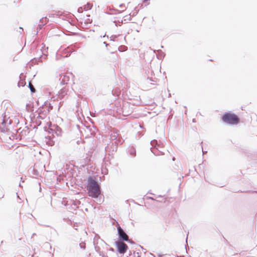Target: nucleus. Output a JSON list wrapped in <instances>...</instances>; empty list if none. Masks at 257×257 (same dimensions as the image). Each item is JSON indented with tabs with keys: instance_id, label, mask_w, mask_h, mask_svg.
<instances>
[{
	"instance_id": "obj_38",
	"label": "nucleus",
	"mask_w": 257,
	"mask_h": 257,
	"mask_svg": "<svg viewBox=\"0 0 257 257\" xmlns=\"http://www.w3.org/2000/svg\"><path fill=\"white\" fill-rule=\"evenodd\" d=\"M49 138H50V139H51V136H49Z\"/></svg>"
},
{
	"instance_id": "obj_39",
	"label": "nucleus",
	"mask_w": 257,
	"mask_h": 257,
	"mask_svg": "<svg viewBox=\"0 0 257 257\" xmlns=\"http://www.w3.org/2000/svg\"><path fill=\"white\" fill-rule=\"evenodd\" d=\"M46 244L47 245H49V243H47Z\"/></svg>"
},
{
	"instance_id": "obj_5",
	"label": "nucleus",
	"mask_w": 257,
	"mask_h": 257,
	"mask_svg": "<svg viewBox=\"0 0 257 257\" xmlns=\"http://www.w3.org/2000/svg\"><path fill=\"white\" fill-rule=\"evenodd\" d=\"M48 132L49 134H52L53 136L56 135L57 137L61 135L62 130L61 128L57 125H51L48 128Z\"/></svg>"
},
{
	"instance_id": "obj_30",
	"label": "nucleus",
	"mask_w": 257,
	"mask_h": 257,
	"mask_svg": "<svg viewBox=\"0 0 257 257\" xmlns=\"http://www.w3.org/2000/svg\"><path fill=\"white\" fill-rule=\"evenodd\" d=\"M202 153H203V154H204L205 153H207V151H203V147H202Z\"/></svg>"
},
{
	"instance_id": "obj_2",
	"label": "nucleus",
	"mask_w": 257,
	"mask_h": 257,
	"mask_svg": "<svg viewBox=\"0 0 257 257\" xmlns=\"http://www.w3.org/2000/svg\"><path fill=\"white\" fill-rule=\"evenodd\" d=\"M134 105L127 101L123 102L122 105L116 107V113L119 115L126 116L130 115L133 111Z\"/></svg>"
},
{
	"instance_id": "obj_1",
	"label": "nucleus",
	"mask_w": 257,
	"mask_h": 257,
	"mask_svg": "<svg viewBox=\"0 0 257 257\" xmlns=\"http://www.w3.org/2000/svg\"><path fill=\"white\" fill-rule=\"evenodd\" d=\"M87 189L89 196L92 198H97L101 193L98 183L91 177L88 179Z\"/></svg>"
},
{
	"instance_id": "obj_35",
	"label": "nucleus",
	"mask_w": 257,
	"mask_h": 257,
	"mask_svg": "<svg viewBox=\"0 0 257 257\" xmlns=\"http://www.w3.org/2000/svg\"><path fill=\"white\" fill-rule=\"evenodd\" d=\"M3 123H5V121L4 120H3V122H2V124H3Z\"/></svg>"
},
{
	"instance_id": "obj_14",
	"label": "nucleus",
	"mask_w": 257,
	"mask_h": 257,
	"mask_svg": "<svg viewBox=\"0 0 257 257\" xmlns=\"http://www.w3.org/2000/svg\"><path fill=\"white\" fill-rule=\"evenodd\" d=\"M118 136L119 131L117 130H113L110 135L111 140L114 141L118 137Z\"/></svg>"
},
{
	"instance_id": "obj_31",
	"label": "nucleus",
	"mask_w": 257,
	"mask_h": 257,
	"mask_svg": "<svg viewBox=\"0 0 257 257\" xmlns=\"http://www.w3.org/2000/svg\"><path fill=\"white\" fill-rule=\"evenodd\" d=\"M103 44L106 46H107L108 45V44L106 42H103Z\"/></svg>"
},
{
	"instance_id": "obj_20",
	"label": "nucleus",
	"mask_w": 257,
	"mask_h": 257,
	"mask_svg": "<svg viewBox=\"0 0 257 257\" xmlns=\"http://www.w3.org/2000/svg\"><path fill=\"white\" fill-rule=\"evenodd\" d=\"M47 18H43L40 20V22L42 23V24L39 25V26L40 27V29L41 28V27L42 26L44 25V21L46 22L47 21Z\"/></svg>"
},
{
	"instance_id": "obj_12",
	"label": "nucleus",
	"mask_w": 257,
	"mask_h": 257,
	"mask_svg": "<svg viewBox=\"0 0 257 257\" xmlns=\"http://www.w3.org/2000/svg\"><path fill=\"white\" fill-rule=\"evenodd\" d=\"M53 109V106L51 103L46 102L45 104L43 106L42 109H40L39 113L40 114L41 112L45 111V113L49 112L51 110Z\"/></svg>"
},
{
	"instance_id": "obj_7",
	"label": "nucleus",
	"mask_w": 257,
	"mask_h": 257,
	"mask_svg": "<svg viewBox=\"0 0 257 257\" xmlns=\"http://www.w3.org/2000/svg\"><path fill=\"white\" fill-rule=\"evenodd\" d=\"M115 244L119 253H124L126 251L128 246L123 241H117L115 242Z\"/></svg>"
},
{
	"instance_id": "obj_18",
	"label": "nucleus",
	"mask_w": 257,
	"mask_h": 257,
	"mask_svg": "<svg viewBox=\"0 0 257 257\" xmlns=\"http://www.w3.org/2000/svg\"><path fill=\"white\" fill-rule=\"evenodd\" d=\"M92 7V4H91L90 3H87L86 5L83 6V9L85 11L89 10L91 9Z\"/></svg>"
},
{
	"instance_id": "obj_26",
	"label": "nucleus",
	"mask_w": 257,
	"mask_h": 257,
	"mask_svg": "<svg viewBox=\"0 0 257 257\" xmlns=\"http://www.w3.org/2000/svg\"><path fill=\"white\" fill-rule=\"evenodd\" d=\"M89 257H99V256H96L95 254H94L93 253H90Z\"/></svg>"
},
{
	"instance_id": "obj_9",
	"label": "nucleus",
	"mask_w": 257,
	"mask_h": 257,
	"mask_svg": "<svg viewBox=\"0 0 257 257\" xmlns=\"http://www.w3.org/2000/svg\"><path fill=\"white\" fill-rule=\"evenodd\" d=\"M103 243H104V242L101 239H94L93 244L94 245V248L96 252H97L98 254H101L103 252L102 251H101V248L99 244H102Z\"/></svg>"
},
{
	"instance_id": "obj_4",
	"label": "nucleus",
	"mask_w": 257,
	"mask_h": 257,
	"mask_svg": "<svg viewBox=\"0 0 257 257\" xmlns=\"http://www.w3.org/2000/svg\"><path fill=\"white\" fill-rule=\"evenodd\" d=\"M150 144L152 146L150 150L155 156H160L164 154L163 150H159L160 145L157 140H154L151 141Z\"/></svg>"
},
{
	"instance_id": "obj_36",
	"label": "nucleus",
	"mask_w": 257,
	"mask_h": 257,
	"mask_svg": "<svg viewBox=\"0 0 257 257\" xmlns=\"http://www.w3.org/2000/svg\"><path fill=\"white\" fill-rule=\"evenodd\" d=\"M19 29H21V30H22V31H23V29H22V28L20 27V28H19Z\"/></svg>"
},
{
	"instance_id": "obj_6",
	"label": "nucleus",
	"mask_w": 257,
	"mask_h": 257,
	"mask_svg": "<svg viewBox=\"0 0 257 257\" xmlns=\"http://www.w3.org/2000/svg\"><path fill=\"white\" fill-rule=\"evenodd\" d=\"M117 229L119 238L118 241H128V236L126 234V233L125 232L123 229L119 226V224L117 225Z\"/></svg>"
},
{
	"instance_id": "obj_10",
	"label": "nucleus",
	"mask_w": 257,
	"mask_h": 257,
	"mask_svg": "<svg viewBox=\"0 0 257 257\" xmlns=\"http://www.w3.org/2000/svg\"><path fill=\"white\" fill-rule=\"evenodd\" d=\"M68 92V88L66 87H64L58 92V98L62 99L65 98L67 95Z\"/></svg>"
},
{
	"instance_id": "obj_13",
	"label": "nucleus",
	"mask_w": 257,
	"mask_h": 257,
	"mask_svg": "<svg viewBox=\"0 0 257 257\" xmlns=\"http://www.w3.org/2000/svg\"><path fill=\"white\" fill-rule=\"evenodd\" d=\"M59 81L61 85L66 84L69 81V76L64 74H61Z\"/></svg>"
},
{
	"instance_id": "obj_23",
	"label": "nucleus",
	"mask_w": 257,
	"mask_h": 257,
	"mask_svg": "<svg viewBox=\"0 0 257 257\" xmlns=\"http://www.w3.org/2000/svg\"><path fill=\"white\" fill-rule=\"evenodd\" d=\"M79 246L81 248L84 249L85 248V243L84 242H81L79 243Z\"/></svg>"
},
{
	"instance_id": "obj_3",
	"label": "nucleus",
	"mask_w": 257,
	"mask_h": 257,
	"mask_svg": "<svg viewBox=\"0 0 257 257\" xmlns=\"http://www.w3.org/2000/svg\"><path fill=\"white\" fill-rule=\"evenodd\" d=\"M222 118L224 122L231 124H236L239 121V117L234 113L226 112Z\"/></svg>"
},
{
	"instance_id": "obj_33",
	"label": "nucleus",
	"mask_w": 257,
	"mask_h": 257,
	"mask_svg": "<svg viewBox=\"0 0 257 257\" xmlns=\"http://www.w3.org/2000/svg\"><path fill=\"white\" fill-rule=\"evenodd\" d=\"M149 198L152 199V200H155V199L153 198H152V197H149Z\"/></svg>"
},
{
	"instance_id": "obj_29",
	"label": "nucleus",
	"mask_w": 257,
	"mask_h": 257,
	"mask_svg": "<svg viewBox=\"0 0 257 257\" xmlns=\"http://www.w3.org/2000/svg\"><path fill=\"white\" fill-rule=\"evenodd\" d=\"M54 144V142H52V141H51L50 143H49V145H51V146H52Z\"/></svg>"
},
{
	"instance_id": "obj_8",
	"label": "nucleus",
	"mask_w": 257,
	"mask_h": 257,
	"mask_svg": "<svg viewBox=\"0 0 257 257\" xmlns=\"http://www.w3.org/2000/svg\"><path fill=\"white\" fill-rule=\"evenodd\" d=\"M105 151L108 153L109 155H113V153L116 152L117 149V145L112 142L108 144L105 147Z\"/></svg>"
},
{
	"instance_id": "obj_17",
	"label": "nucleus",
	"mask_w": 257,
	"mask_h": 257,
	"mask_svg": "<svg viewBox=\"0 0 257 257\" xmlns=\"http://www.w3.org/2000/svg\"><path fill=\"white\" fill-rule=\"evenodd\" d=\"M71 53V49L69 47L65 49L64 50V54H66V55L64 56V57H68V56H69L70 55Z\"/></svg>"
},
{
	"instance_id": "obj_40",
	"label": "nucleus",
	"mask_w": 257,
	"mask_h": 257,
	"mask_svg": "<svg viewBox=\"0 0 257 257\" xmlns=\"http://www.w3.org/2000/svg\"><path fill=\"white\" fill-rule=\"evenodd\" d=\"M35 235V233H33V236Z\"/></svg>"
},
{
	"instance_id": "obj_24",
	"label": "nucleus",
	"mask_w": 257,
	"mask_h": 257,
	"mask_svg": "<svg viewBox=\"0 0 257 257\" xmlns=\"http://www.w3.org/2000/svg\"><path fill=\"white\" fill-rule=\"evenodd\" d=\"M160 145V148H159V150H162V148H163V144L161 143L160 142H159V143H158Z\"/></svg>"
},
{
	"instance_id": "obj_22",
	"label": "nucleus",
	"mask_w": 257,
	"mask_h": 257,
	"mask_svg": "<svg viewBox=\"0 0 257 257\" xmlns=\"http://www.w3.org/2000/svg\"><path fill=\"white\" fill-rule=\"evenodd\" d=\"M29 87L30 88V89L32 93L35 92V88H34V86L30 83V82L29 83Z\"/></svg>"
},
{
	"instance_id": "obj_11",
	"label": "nucleus",
	"mask_w": 257,
	"mask_h": 257,
	"mask_svg": "<svg viewBox=\"0 0 257 257\" xmlns=\"http://www.w3.org/2000/svg\"><path fill=\"white\" fill-rule=\"evenodd\" d=\"M127 153L133 158L136 156V147L134 144H131L127 149Z\"/></svg>"
},
{
	"instance_id": "obj_25",
	"label": "nucleus",
	"mask_w": 257,
	"mask_h": 257,
	"mask_svg": "<svg viewBox=\"0 0 257 257\" xmlns=\"http://www.w3.org/2000/svg\"><path fill=\"white\" fill-rule=\"evenodd\" d=\"M83 8L82 7H80L78 9V13H82L83 12Z\"/></svg>"
},
{
	"instance_id": "obj_32",
	"label": "nucleus",
	"mask_w": 257,
	"mask_h": 257,
	"mask_svg": "<svg viewBox=\"0 0 257 257\" xmlns=\"http://www.w3.org/2000/svg\"><path fill=\"white\" fill-rule=\"evenodd\" d=\"M158 53H163L162 51L161 50H158Z\"/></svg>"
},
{
	"instance_id": "obj_34",
	"label": "nucleus",
	"mask_w": 257,
	"mask_h": 257,
	"mask_svg": "<svg viewBox=\"0 0 257 257\" xmlns=\"http://www.w3.org/2000/svg\"><path fill=\"white\" fill-rule=\"evenodd\" d=\"M128 20L129 21H131V17L128 16Z\"/></svg>"
},
{
	"instance_id": "obj_15",
	"label": "nucleus",
	"mask_w": 257,
	"mask_h": 257,
	"mask_svg": "<svg viewBox=\"0 0 257 257\" xmlns=\"http://www.w3.org/2000/svg\"><path fill=\"white\" fill-rule=\"evenodd\" d=\"M19 78H20V80L18 83V86L19 87L24 86L26 84V82H25V80L23 79L24 75H23V73H21L20 75Z\"/></svg>"
},
{
	"instance_id": "obj_28",
	"label": "nucleus",
	"mask_w": 257,
	"mask_h": 257,
	"mask_svg": "<svg viewBox=\"0 0 257 257\" xmlns=\"http://www.w3.org/2000/svg\"><path fill=\"white\" fill-rule=\"evenodd\" d=\"M126 241L128 242L129 243H134L133 240H132L131 239H130L129 238H128V241Z\"/></svg>"
},
{
	"instance_id": "obj_19",
	"label": "nucleus",
	"mask_w": 257,
	"mask_h": 257,
	"mask_svg": "<svg viewBox=\"0 0 257 257\" xmlns=\"http://www.w3.org/2000/svg\"><path fill=\"white\" fill-rule=\"evenodd\" d=\"M126 49H127V47L123 45H121L118 48V50L120 52H124V51H126Z\"/></svg>"
},
{
	"instance_id": "obj_16",
	"label": "nucleus",
	"mask_w": 257,
	"mask_h": 257,
	"mask_svg": "<svg viewBox=\"0 0 257 257\" xmlns=\"http://www.w3.org/2000/svg\"><path fill=\"white\" fill-rule=\"evenodd\" d=\"M123 142H124V140L121 138L118 137L113 142L114 143V144L117 145V146L118 147V145L122 144Z\"/></svg>"
},
{
	"instance_id": "obj_21",
	"label": "nucleus",
	"mask_w": 257,
	"mask_h": 257,
	"mask_svg": "<svg viewBox=\"0 0 257 257\" xmlns=\"http://www.w3.org/2000/svg\"><path fill=\"white\" fill-rule=\"evenodd\" d=\"M46 57H47L46 55H45L44 56H41L40 57H39L38 58H35V62H38H38H40V61L42 62L43 58L45 59Z\"/></svg>"
},
{
	"instance_id": "obj_37",
	"label": "nucleus",
	"mask_w": 257,
	"mask_h": 257,
	"mask_svg": "<svg viewBox=\"0 0 257 257\" xmlns=\"http://www.w3.org/2000/svg\"><path fill=\"white\" fill-rule=\"evenodd\" d=\"M175 158H174V157H173L172 160H173V161H174V160H175Z\"/></svg>"
},
{
	"instance_id": "obj_27",
	"label": "nucleus",
	"mask_w": 257,
	"mask_h": 257,
	"mask_svg": "<svg viewBox=\"0 0 257 257\" xmlns=\"http://www.w3.org/2000/svg\"><path fill=\"white\" fill-rule=\"evenodd\" d=\"M99 257H108L107 255H105L103 252L101 254H99Z\"/></svg>"
}]
</instances>
